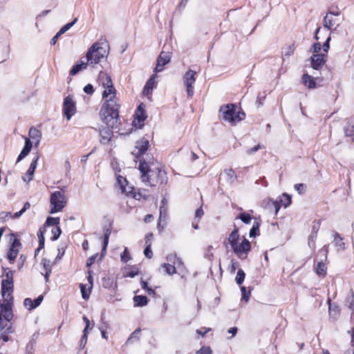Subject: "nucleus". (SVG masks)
<instances>
[{
  "mask_svg": "<svg viewBox=\"0 0 354 354\" xmlns=\"http://www.w3.org/2000/svg\"><path fill=\"white\" fill-rule=\"evenodd\" d=\"M97 81L104 88L102 93L104 103L100 109L101 120L108 125L114 127L118 122L120 104L115 96L116 91L113 87L111 76L106 73L100 71Z\"/></svg>",
  "mask_w": 354,
  "mask_h": 354,
  "instance_id": "f257e3e1",
  "label": "nucleus"
},
{
  "mask_svg": "<svg viewBox=\"0 0 354 354\" xmlns=\"http://www.w3.org/2000/svg\"><path fill=\"white\" fill-rule=\"evenodd\" d=\"M1 281V295L4 299L3 304H0V329L7 326L8 323L12 319V297L10 292L13 288V272L8 270L4 275Z\"/></svg>",
  "mask_w": 354,
  "mask_h": 354,
  "instance_id": "f03ea898",
  "label": "nucleus"
},
{
  "mask_svg": "<svg viewBox=\"0 0 354 354\" xmlns=\"http://www.w3.org/2000/svg\"><path fill=\"white\" fill-rule=\"evenodd\" d=\"M139 170L142 182L147 185L156 186L158 184L165 183L167 181L165 172L158 167L154 169H151L149 163L147 162L145 160L140 161Z\"/></svg>",
  "mask_w": 354,
  "mask_h": 354,
  "instance_id": "7ed1b4c3",
  "label": "nucleus"
},
{
  "mask_svg": "<svg viewBox=\"0 0 354 354\" xmlns=\"http://www.w3.org/2000/svg\"><path fill=\"white\" fill-rule=\"evenodd\" d=\"M107 55V51L102 44L94 43L88 49L86 54V59L91 65L98 64L102 59Z\"/></svg>",
  "mask_w": 354,
  "mask_h": 354,
  "instance_id": "20e7f679",
  "label": "nucleus"
},
{
  "mask_svg": "<svg viewBox=\"0 0 354 354\" xmlns=\"http://www.w3.org/2000/svg\"><path fill=\"white\" fill-rule=\"evenodd\" d=\"M220 114L223 120L233 124L240 122L245 118V113L243 112L239 111L236 113V106L233 104L221 106Z\"/></svg>",
  "mask_w": 354,
  "mask_h": 354,
  "instance_id": "39448f33",
  "label": "nucleus"
},
{
  "mask_svg": "<svg viewBox=\"0 0 354 354\" xmlns=\"http://www.w3.org/2000/svg\"><path fill=\"white\" fill-rule=\"evenodd\" d=\"M50 214H55L62 210L67 203L66 197L63 192L56 191L51 194L50 198Z\"/></svg>",
  "mask_w": 354,
  "mask_h": 354,
  "instance_id": "423d86ee",
  "label": "nucleus"
},
{
  "mask_svg": "<svg viewBox=\"0 0 354 354\" xmlns=\"http://www.w3.org/2000/svg\"><path fill=\"white\" fill-rule=\"evenodd\" d=\"M232 248L239 259H245L248 256V252L250 250L251 245L250 241L244 239L241 243H238Z\"/></svg>",
  "mask_w": 354,
  "mask_h": 354,
  "instance_id": "0eeeda50",
  "label": "nucleus"
},
{
  "mask_svg": "<svg viewBox=\"0 0 354 354\" xmlns=\"http://www.w3.org/2000/svg\"><path fill=\"white\" fill-rule=\"evenodd\" d=\"M196 72L188 70L183 76V82L187 88V93L189 97L194 95V84L196 82Z\"/></svg>",
  "mask_w": 354,
  "mask_h": 354,
  "instance_id": "6e6552de",
  "label": "nucleus"
},
{
  "mask_svg": "<svg viewBox=\"0 0 354 354\" xmlns=\"http://www.w3.org/2000/svg\"><path fill=\"white\" fill-rule=\"evenodd\" d=\"M76 106L73 98L71 96H67L64 98L63 103V113L68 120H70L71 117L75 113Z\"/></svg>",
  "mask_w": 354,
  "mask_h": 354,
  "instance_id": "1a4fd4ad",
  "label": "nucleus"
},
{
  "mask_svg": "<svg viewBox=\"0 0 354 354\" xmlns=\"http://www.w3.org/2000/svg\"><path fill=\"white\" fill-rule=\"evenodd\" d=\"M103 122L107 126V127L104 128L100 130V135L101 137L100 141L102 144L106 145L109 142V141L111 139L112 134H113L110 128H111L113 129L118 128V125L119 123V115L118 116V122L114 127H112L108 125L104 121H103Z\"/></svg>",
  "mask_w": 354,
  "mask_h": 354,
  "instance_id": "9d476101",
  "label": "nucleus"
},
{
  "mask_svg": "<svg viewBox=\"0 0 354 354\" xmlns=\"http://www.w3.org/2000/svg\"><path fill=\"white\" fill-rule=\"evenodd\" d=\"M171 59L169 53L161 52L157 60V64L155 68L156 72H160L163 70L164 66L168 64Z\"/></svg>",
  "mask_w": 354,
  "mask_h": 354,
  "instance_id": "9b49d317",
  "label": "nucleus"
},
{
  "mask_svg": "<svg viewBox=\"0 0 354 354\" xmlns=\"http://www.w3.org/2000/svg\"><path fill=\"white\" fill-rule=\"evenodd\" d=\"M39 160V156L38 155H36L30 165V167L28 169V171H26V173L25 174V175H24L22 176V179L24 182H26V183H29L30 182L32 178H33V175H34V172L35 171V169L37 167V161Z\"/></svg>",
  "mask_w": 354,
  "mask_h": 354,
  "instance_id": "f8f14e48",
  "label": "nucleus"
},
{
  "mask_svg": "<svg viewBox=\"0 0 354 354\" xmlns=\"http://www.w3.org/2000/svg\"><path fill=\"white\" fill-rule=\"evenodd\" d=\"M326 62L325 54H314L311 57V66L315 70H319Z\"/></svg>",
  "mask_w": 354,
  "mask_h": 354,
  "instance_id": "ddd939ff",
  "label": "nucleus"
},
{
  "mask_svg": "<svg viewBox=\"0 0 354 354\" xmlns=\"http://www.w3.org/2000/svg\"><path fill=\"white\" fill-rule=\"evenodd\" d=\"M21 246V243L19 239L15 238L12 241L11 248L9 250L8 253V259L10 262H12L16 259L19 248Z\"/></svg>",
  "mask_w": 354,
  "mask_h": 354,
  "instance_id": "4468645a",
  "label": "nucleus"
},
{
  "mask_svg": "<svg viewBox=\"0 0 354 354\" xmlns=\"http://www.w3.org/2000/svg\"><path fill=\"white\" fill-rule=\"evenodd\" d=\"M43 299V295H39L34 300H32L30 298H26L24 301V305L28 310H31L39 306Z\"/></svg>",
  "mask_w": 354,
  "mask_h": 354,
  "instance_id": "2eb2a0df",
  "label": "nucleus"
},
{
  "mask_svg": "<svg viewBox=\"0 0 354 354\" xmlns=\"http://www.w3.org/2000/svg\"><path fill=\"white\" fill-rule=\"evenodd\" d=\"M149 141L145 139H142L136 143V148L138 149L137 151H134L132 153L136 155V157L145 153L148 149Z\"/></svg>",
  "mask_w": 354,
  "mask_h": 354,
  "instance_id": "dca6fc26",
  "label": "nucleus"
},
{
  "mask_svg": "<svg viewBox=\"0 0 354 354\" xmlns=\"http://www.w3.org/2000/svg\"><path fill=\"white\" fill-rule=\"evenodd\" d=\"M32 146V142L30 140V139L26 138H25V145L17 158V162L21 161L26 156H28V154L30 153V151L31 150Z\"/></svg>",
  "mask_w": 354,
  "mask_h": 354,
  "instance_id": "f3484780",
  "label": "nucleus"
},
{
  "mask_svg": "<svg viewBox=\"0 0 354 354\" xmlns=\"http://www.w3.org/2000/svg\"><path fill=\"white\" fill-rule=\"evenodd\" d=\"M334 239L332 244L335 248L337 252L344 250L345 249V243L343 241V239L341 237L339 233L335 232L333 234Z\"/></svg>",
  "mask_w": 354,
  "mask_h": 354,
  "instance_id": "a211bd4d",
  "label": "nucleus"
},
{
  "mask_svg": "<svg viewBox=\"0 0 354 354\" xmlns=\"http://www.w3.org/2000/svg\"><path fill=\"white\" fill-rule=\"evenodd\" d=\"M302 83L308 88H315L316 87L315 78L306 73L302 76Z\"/></svg>",
  "mask_w": 354,
  "mask_h": 354,
  "instance_id": "6ab92c4d",
  "label": "nucleus"
},
{
  "mask_svg": "<svg viewBox=\"0 0 354 354\" xmlns=\"http://www.w3.org/2000/svg\"><path fill=\"white\" fill-rule=\"evenodd\" d=\"M339 14L334 13V12H330L329 15H326V16L324 19V26L325 28L328 29H330L331 27H333L335 25L338 26L339 24L336 22L335 20H334L331 15H338Z\"/></svg>",
  "mask_w": 354,
  "mask_h": 354,
  "instance_id": "aec40b11",
  "label": "nucleus"
},
{
  "mask_svg": "<svg viewBox=\"0 0 354 354\" xmlns=\"http://www.w3.org/2000/svg\"><path fill=\"white\" fill-rule=\"evenodd\" d=\"M88 64H89V63L87 62V61L84 62V61L81 60L80 62V63H77L73 66V68H71V70L69 72V74L71 75H75L77 73H79L82 69H85Z\"/></svg>",
  "mask_w": 354,
  "mask_h": 354,
  "instance_id": "412c9836",
  "label": "nucleus"
},
{
  "mask_svg": "<svg viewBox=\"0 0 354 354\" xmlns=\"http://www.w3.org/2000/svg\"><path fill=\"white\" fill-rule=\"evenodd\" d=\"M29 136L35 141V146L37 147L41 137V132L35 127H31L28 132Z\"/></svg>",
  "mask_w": 354,
  "mask_h": 354,
  "instance_id": "4be33fe9",
  "label": "nucleus"
},
{
  "mask_svg": "<svg viewBox=\"0 0 354 354\" xmlns=\"http://www.w3.org/2000/svg\"><path fill=\"white\" fill-rule=\"evenodd\" d=\"M328 304L329 305V315L330 317L333 319L334 320H336L340 314V310L338 306H331V301L330 299L328 300Z\"/></svg>",
  "mask_w": 354,
  "mask_h": 354,
  "instance_id": "5701e85b",
  "label": "nucleus"
},
{
  "mask_svg": "<svg viewBox=\"0 0 354 354\" xmlns=\"http://www.w3.org/2000/svg\"><path fill=\"white\" fill-rule=\"evenodd\" d=\"M167 261L175 265L176 268H180L183 266V261L180 258L177 257L176 254H171L167 257Z\"/></svg>",
  "mask_w": 354,
  "mask_h": 354,
  "instance_id": "b1692460",
  "label": "nucleus"
},
{
  "mask_svg": "<svg viewBox=\"0 0 354 354\" xmlns=\"http://www.w3.org/2000/svg\"><path fill=\"white\" fill-rule=\"evenodd\" d=\"M326 266L322 262H318L315 267V271L316 274L321 277H324L326 274Z\"/></svg>",
  "mask_w": 354,
  "mask_h": 354,
  "instance_id": "393cba45",
  "label": "nucleus"
},
{
  "mask_svg": "<svg viewBox=\"0 0 354 354\" xmlns=\"http://www.w3.org/2000/svg\"><path fill=\"white\" fill-rule=\"evenodd\" d=\"M239 234L237 228H235L230 234L228 241L231 247L235 246L239 243Z\"/></svg>",
  "mask_w": 354,
  "mask_h": 354,
  "instance_id": "a878e982",
  "label": "nucleus"
},
{
  "mask_svg": "<svg viewBox=\"0 0 354 354\" xmlns=\"http://www.w3.org/2000/svg\"><path fill=\"white\" fill-rule=\"evenodd\" d=\"M135 306H145L148 303V299L146 296L136 295L133 297Z\"/></svg>",
  "mask_w": 354,
  "mask_h": 354,
  "instance_id": "bb28decb",
  "label": "nucleus"
},
{
  "mask_svg": "<svg viewBox=\"0 0 354 354\" xmlns=\"http://www.w3.org/2000/svg\"><path fill=\"white\" fill-rule=\"evenodd\" d=\"M146 117L147 116L145 115V110L142 108V104H140L136 111V118L138 119V122L140 123L144 122V120L146 119Z\"/></svg>",
  "mask_w": 354,
  "mask_h": 354,
  "instance_id": "cd10ccee",
  "label": "nucleus"
},
{
  "mask_svg": "<svg viewBox=\"0 0 354 354\" xmlns=\"http://www.w3.org/2000/svg\"><path fill=\"white\" fill-rule=\"evenodd\" d=\"M162 268L164 269V272L169 275L174 274L176 272V268L174 264L171 263H163Z\"/></svg>",
  "mask_w": 354,
  "mask_h": 354,
  "instance_id": "c85d7f7f",
  "label": "nucleus"
},
{
  "mask_svg": "<svg viewBox=\"0 0 354 354\" xmlns=\"http://www.w3.org/2000/svg\"><path fill=\"white\" fill-rule=\"evenodd\" d=\"M104 243H103V248H102V250H105L106 247H107V245H108V243H109V236L111 233V229L110 227H104Z\"/></svg>",
  "mask_w": 354,
  "mask_h": 354,
  "instance_id": "c756f323",
  "label": "nucleus"
},
{
  "mask_svg": "<svg viewBox=\"0 0 354 354\" xmlns=\"http://www.w3.org/2000/svg\"><path fill=\"white\" fill-rule=\"evenodd\" d=\"M77 21V18H75L71 22L66 24L64 25L62 28H60V30L58 31V35H63L65 33L67 30H68L71 27H73L76 22Z\"/></svg>",
  "mask_w": 354,
  "mask_h": 354,
  "instance_id": "7c9ffc66",
  "label": "nucleus"
},
{
  "mask_svg": "<svg viewBox=\"0 0 354 354\" xmlns=\"http://www.w3.org/2000/svg\"><path fill=\"white\" fill-rule=\"evenodd\" d=\"M117 181L120 187V189L122 192H129L130 190H127V189L125 187V184L127 183V180L125 178L122 177V176H118L117 177Z\"/></svg>",
  "mask_w": 354,
  "mask_h": 354,
  "instance_id": "2f4dec72",
  "label": "nucleus"
},
{
  "mask_svg": "<svg viewBox=\"0 0 354 354\" xmlns=\"http://www.w3.org/2000/svg\"><path fill=\"white\" fill-rule=\"evenodd\" d=\"M279 202L285 207H287L291 203V197L287 194H283L279 199Z\"/></svg>",
  "mask_w": 354,
  "mask_h": 354,
  "instance_id": "473e14b6",
  "label": "nucleus"
},
{
  "mask_svg": "<svg viewBox=\"0 0 354 354\" xmlns=\"http://www.w3.org/2000/svg\"><path fill=\"white\" fill-rule=\"evenodd\" d=\"M245 274L242 269H239L237 272L235 280L238 285H241L245 279Z\"/></svg>",
  "mask_w": 354,
  "mask_h": 354,
  "instance_id": "72a5a7b5",
  "label": "nucleus"
},
{
  "mask_svg": "<svg viewBox=\"0 0 354 354\" xmlns=\"http://www.w3.org/2000/svg\"><path fill=\"white\" fill-rule=\"evenodd\" d=\"M260 223L258 221H255L253 223L252 227L250 230V236L254 237L257 235L259 231Z\"/></svg>",
  "mask_w": 354,
  "mask_h": 354,
  "instance_id": "f704fd0d",
  "label": "nucleus"
},
{
  "mask_svg": "<svg viewBox=\"0 0 354 354\" xmlns=\"http://www.w3.org/2000/svg\"><path fill=\"white\" fill-rule=\"evenodd\" d=\"M59 217H48L46 221V224L48 226H57L59 223Z\"/></svg>",
  "mask_w": 354,
  "mask_h": 354,
  "instance_id": "c9c22d12",
  "label": "nucleus"
},
{
  "mask_svg": "<svg viewBox=\"0 0 354 354\" xmlns=\"http://www.w3.org/2000/svg\"><path fill=\"white\" fill-rule=\"evenodd\" d=\"M238 218L241 219L244 223L249 224L251 222L252 218L249 214L240 213Z\"/></svg>",
  "mask_w": 354,
  "mask_h": 354,
  "instance_id": "e433bc0d",
  "label": "nucleus"
},
{
  "mask_svg": "<svg viewBox=\"0 0 354 354\" xmlns=\"http://www.w3.org/2000/svg\"><path fill=\"white\" fill-rule=\"evenodd\" d=\"M295 45L292 44L283 49V55L285 57H290L293 55L295 51Z\"/></svg>",
  "mask_w": 354,
  "mask_h": 354,
  "instance_id": "4c0bfd02",
  "label": "nucleus"
},
{
  "mask_svg": "<svg viewBox=\"0 0 354 354\" xmlns=\"http://www.w3.org/2000/svg\"><path fill=\"white\" fill-rule=\"evenodd\" d=\"M38 237H39V248L35 250V252H39L40 249H41L44 247V236L43 232L41 230H39V232L38 233Z\"/></svg>",
  "mask_w": 354,
  "mask_h": 354,
  "instance_id": "58836bf2",
  "label": "nucleus"
},
{
  "mask_svg": "<svg viewBox=\"0 0 354 354\" xmlns=\"http://www.w3.org/2000/svg\"><path fill=\"white\" fill-rule=\"evenodd\" d=\"M121 261L124 263H127L130 260L131 257L127 248H124V252L120 255Z\"/></svg>",
  "mask_w": 354,
  "mask_h": 354,
  "instance_id": "ea45409f",
  "label": "nucleus"
},
{
  "mask_svg": "<svg viewBox=\"0 0 354 354\" xmlns=\"http://www.w3.org/2000/svg\"><path fill=\"white\" fill-rule=\"evenodd\" d=\"M140 334V330L139 329H137L131 335V336L128 338L127 341V344H131L133 342V339H139V335Z\"/></svg>",
  "mask_w": 354,
  "mask_h": 354,
  "instance_id": "a19ab883",
  "label": "nucleus"
},
{
  "mask_svg": "<svg viewBox=\"0 0 354 354\" xmlns=\"http://www.w3.org/2000/svg\"><path fill=\"white\" fill-rule=\"evenodd\" d=\"M61 232H62L61 229L58 226L54 227L52 229V233L53 234L52 240H53V241L57 240L59 238V236H60Z\"/></svg>",
  "mask_w": 354,
  "mask_h": 354,
  "instance_id": "79ce46f5",
  "label": "nucleus"
},
{
  "mask_svg": "<svg viewBox=\"0 0 354 354\" xmlns=\"http://www.w3.org/2000/svg\"><path fill=\"white\" fill-rule=\"evenodd\" d=\"M316 238H317V234L311 232L308 236V243L309 247L315 248Z\"/></svg>",
  "mask_w": 354,
  "mask_h": 354,
  "instance_id": "37998d69",
  "label": "nucleus"
},
{
  "mask_svg": "<svg viewBox=\"0 0 354 354\" xmlns=\"http://www.w3.org/2000/svg\"><path fill=\"white\" fill-rule=\"evenodd\" d=\"M241 291L242 294V298L247 302L248 301L250 297V290L247 292L246 288L244 286L241 288Z\"/></svg>",
  "mask_w": 354,
  "mask_h": 354,
  "instance_id": "c03bdc74",
  "label": "nucleus"
},
{
  "mask_svg": "<svg viewBox=\"0 0 354 354\" xmlns=\"http://www.w3.org/2000/svg\"><path fill=\"white\" fill-rule=\"evenodd\" d=\"M197 354H212V350L209 346H203L197 352Z\"/></svg>",
  "mask_w": 354,
  "mask_h": 354,
  "instance_id": "a18cd8bd",
  "label": "nucleus"
},
{
  "mask_svg": "<svg viewBox=\"0 0 354 354\" xmlns=\"http://www.w3.org/2000/svg\"><path fill=\"white\" fill-rule=\"evenodd\" d=\"M347 302L348 303V307L353 311H354V293L351 290V295L347 297Z\"/></svg>",
  "mask_w": 354,
  "mask_h": 354,
  "instance_id": "49530a36",
  "label": "nucleus"
},
{
  "mask_svg": "<svg viewBox=\"0 0 354 354\" xmlns=\"http://www.w3.org/2000/svg\"><path fill=\"white\" fill-rule=\"evenodd\" d=\"M80 289H81V292H82V298L84 299H88V297H89V294H90V290H88L87 291L86 290L85 286L83 285V284L80 285Z\"/></svg>",
  "mask_w": 354,
  "mask_h": 354,
  "instance_id": "de8ad7c7",
  "label": "nucleus"
},
{
  "mask_svg": "<svg viewBox=\"0 0 354 354\" xmlns=\"http://www.w3.org/2000/svg\"><path fill=\"white\" fill-rule=\"evenodd\" d=\"M294 187L299 194H303L306 190V185L303 183L296 184Z\"/></svg>",
  "mask_w": 354,
  "mask_h": 354,
  "instance_id": "09e8293b",
  "label": "nucleus"
},
{
  "mask_svg": "<svg viewBox=\"0 0 354 354\" xmlns=\"http://www.w3.org/2000/svg\"><path fill=\"white\" fill-rule=\"evenodd\" d=\"M144 254L146 257L151 259L153 256L152 250H151V243H149L144 250Z\"/></svg>",
  "mask_w": 354,
  "mask_h": 354,
  "instance_id": "8fccbe9b",
  "label": "nucleus"
},
{
  "mask_svg": "<svg viewBox=\"0 0 354 354\" xmlns=\"http://www.w3.org/2000/svg\"><path fill=\"white\" fill-rule=\"evenodd\" d=\"M83 335L80 340V347L84 348L87 342L88 331H83Z\"/></svg>",
  "mask_w": 354,
  "mask_h": 354,
  "instance_id": "3c124183",
  "label": "nucleus"
},
{
  "mask_svg": "<svg viewBox=\"0 0 354 354\" xmlns=\"http://www.w3.org/2000/svg\"><path fill=\"white\" fill-rule=\"evenodd\" d=\"M9 216H11L10 212H3L0 213V223L4 222Z\"/></svg>",
  "mask_w": 354,
  "mask_h": 354,
  "instance_id": "603ef678",
  "label": "nucleus"
},
{
  "mask_svg": "<svg viewBox=\"0 0 354 354\" xmlns=\"http://www.w3.org/2000/svg\"><path fill=\"white\" fill-rule=\"evenodd\" d=\"M262 147L261 145L258 144L257 145L254 146L253 148L249 149L246 151L247 154L251 155L256 151H257L259 149H261Z\"/></svg>",
  "mask_w": 354,
  "mask_h": 354,
  "instance_id": "864d4df0",
  "label": "nucleus"
},
{
  "mask_svg": "<svg viewBox=\"0 0 354 354\" xmlns=\"http://www.w3.org/2000/svg\"><path fill=\"white\" fill-rule=\"evenodd\" d=\"M203 214L204 212L202 209V207H200L195 212V218H198V220L199 221L202 218Z\"/></svg>",
  "mask_w": 354,
  "mask_h": 354,
  "instance_id": "5fc2aeb1",
  "label": "nucleus"
},
{
  "mask_svg": "<svg viewBox=\"0 0 354 354\" xmlns=\"http://www.w3.org/2000/svg\"><path fill=\"white\" fill-rule=\"evenodd\" d=\"M84 91L87 94H92L94 92V89L93 86L88 84L84 86Z\"/></svg>",
  "mask_w": 354,
  "mask_h": 354,
  "instance_id": "6e6d98bb",
  "label": "nucleus"
},
{
  "mask_svg": "<svg viewBox=\"0 0 354 354\" xmlns=\"http://www.w3.org/2000/svg\"><path fill=\"white\" fill-rule=\"evenodd\" d=\"M321 50V44L320 43H315L312 47V51L316 54H319L318 53Z\"/></svg>",
  "mask_w": 354,
  "mask_h": 354,
  "instance_id": "4d7b16f0",
  "label": "nucleus"
},
{
  "mask_svg": "<svg viewBox=\"0 0 354 354\" xmlns=\"http://www.w3.org/2000/svg\"><path fill=\"white\" fill-rule=\"evenodd\" d=\"M154 77H155V75H153L152 77H151L149 78V80H148V81L147 82V83L145 84V86L147 87L153 89V84H154V82H155Z\"/></svg>",
  "mask_w": 354,
  "mask_h": 354,
  "instance_id": "13d9d810",
  "label": "nucleus"
},
{
  "mask_svg": "<svg viewBox=\"0 0 354 354\" xmlns=\"http://www.w3.org/2000/svg\"><path fill=\"white\" fill-rule=\"evenodd\" d=\"M97 254H95V255H93L91 256V257H89L87 261H86V266L87 267H89L91 266L92 264L94 263L95 261V259L97 258Z\"/></svg>",
  "mask_w": 354,
  "mask_h": 354,
  "instance_id": "bf43d9fd",
  "label": "nucleus"
},
{
  "mask_svg": "<svg viewBox=\"0 0 354 354\" xmlns=\"http://www.w3.org/2000/svg\"><path fill=\"white\" fill-rule=\"evenodd\" d=\"M270 202H271V205L273 206L274 208V213L277 214L278 211L280 209L279 202L274 201H271Z\"/></svg>",
  "mask_w": 354,
  "mask_h": 354,
  "instance_id": "052dcab7",
  "label": "nucleus"
},
{
  "mask_svg": "<svg viewBox=\"0 0 354 354\" xmlns=\"http://www.w3.org/2000/svg\"><path fill=\"white\" fill-rule=\"evenodd\" d=\"M225 173L230 179L233 180L236 178L235 172L232 169L227 170Z\"/></svg>",
  "mask_w": 354,
  "mask_h": 354,
  "instance_id": "680f3d73",
  "label": "nucleus"
},
{
  "mask_svg": "<svg viewBox=\"0 0 354 354\" xmlns=\"http://www.w3.org/2000/svg\"><path fill=\"white\" fill-rule=\"evenodd\" d=\"M330 40V37H328L323 45V50L325 53H327L330 48V45H329Z\"/></svg>",
  "mask_w": 354,
  "mask_h": 354,
  "instance_id": "e2e57ef3",
  "label": "nucleus"
},
{
  "mask_svg": "<svg viewBox=\"0 0 354 354\" xmlns=\"http://www.w3.org/2000/svg\"><path fill=\"white\" fill-rule=\"evenodd\" d=\"M145 243L147 245L150 243L151 244V241L153 239V234L152 233H148L145 236Z\"/></svg>",
  "mask_w": 354,
  "mask_h": 354,
  "instance_id": "0e129e2a",
  "label": "nucleus"
},
{
  "mask_svg": "<svg viewBox=\"0 0 354 354\" xmlns=\"http://www.w3.org/2000/svg\"><path fill=\"white\" fill-rule=\"evenodd\" d=\"M354 127L351 126L350 127H348L345 129V134L346 136H351L353 135V133L354 131L353 130Z\"/></svg>",
  "mask_w": 354,
  "mask_h": 354,
  "instance_id": "69168bd1",
  "label": "nucleus"
},
{
  "mask_svg": "<svg viewBox=\"0 0 354 354\" xmlns=\"http://www.w3.org/2000/svg\"><path fill=\"white\" fill-rule=\"evenodd\" d=\"M165 209L163 206L160 207V216H159V221H160L162 218H165Z\"/></svg>",
  "mask_w": 354,
  "mask_h": 354,
  "instance_id": "338daca9",
  "label": "nucleus"
},
{
  "mask_svg": "<svg viewBox=\"0 0 354 354\" xmlns=\"http://www.w3.org/2000/svg\"><path fill=\"white\" fill-rule=\"evenodd\" d=\"M319 223H315L313 226L312 232H311L317 234V232L319 230Z\"/></svg>",
  "mask_w": 354,
  "mask_h": 354,
  "instance_id": "774afa93",
  "label": "nucleus"
}]
</instances>
